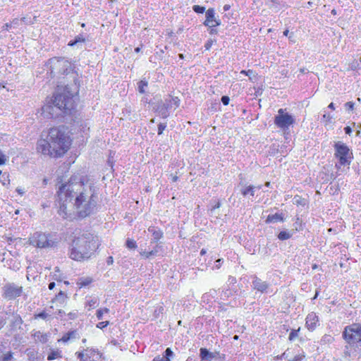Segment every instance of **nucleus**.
I'll return each mask as SVG.
<instances>
[{
	"label": "nucleus",
	"mask_w": 361,
	"mask_h": 361,
	"mask_svg": "<svg viewBox=\"0 0 361 361\" xmlns=\"http://www.w3.org/2000/svg\"><path fill=\"white\" fill-rule=\"evenodd\" d=\"M56 195L58 213L63 219L85 218L96 209L97 196L94 186L76 176L64 183L62 178H59Z\"/></svg>",
	"instance_id": "obj_1"
},
{
	"label": "nucleus",
	"mask_w": 361,
	"mask_h": 361,
	"mask_svg": "<svg viewBox=\"0 0 361 361\" xmlns=\"http://www.w3.org/2000/svg\"><path fill=\"white\" fill-rule=\"evenodd\" d=\"M70 145V139L66 133L65 128L60 126L51 128L46 138H41L37 142V149L43 154L59 157L68 151Z\"/></svg>",
	"instance_id": "obj_2"
},
{
	"label": "nucleus",
	"mask_w": 361,
	"mask_h": 361,
	"mask_svg": "<svg viewBox=\"0 0 361 361\" xmlns=\"http://www.w3.org/2000/svg\"><path fill=\"white\" fill-rule=\"evenodd\" d=\"M68 85L63 88H58L54 99L43 106V113L51 118H59L70 113L74 106V92H71Z\"/></svg>",
	"instance_id": "obj_3"
},
{
	"label": "nucleus",
	"mask_w": 361,
	"mask_h": 361,
	"mask_svg": "<svg viewBox=\"0 0 361 361\" xmlns=\"http://www.w3.org/2000/svg\"><path fill=\"white\" fill-rule=\"evenodd\" d=\"M98 247L97 238L93 234L88 231H75L73 233L70 257L77 261L88 259Z\"/></svg>",
	"instance_id": "obj_4"
},
{
	"label": "nucleus",
	"mask_w": 361,
	"mask_h": 361,
	"mask_svg": "<svg viewBox=\"0 0 361 361\" xmlns=\"http://www.w3.org/2000/svg\"><path fill=\"white\" fill-rule=\"evenodd\" d=\"M47 66L50 71L51 77H55L58 75H68L72 71L71 63L64 58L51 59Z\"/></svg>",
	"instance_id": "obj_5"
},
{
	"label": "nucleus",
	"mask_w": 361,
	"mask_h": 361,
	"mask_svg": "<svg viewBox=\"0 0 361 361\" xmlns=\"http://www.w3.org/2000/svg\"><path fill=\"white\" fill-rule=\"evenodd\" d=\"M30 244L39 248L52 247L56 245L57 241L49 234L35 233L29 239Z\"/></svg>",
	"instance_id": "obj_6"
},
{
	"label": "nucleus",
	"mask_w": 361,
	"mask_h": 361,
	"mask_svg": "<svg viewBox=\"0 0 361 361\" xmlns=\"http://www.w3.org/2000/svg\"><path fill=\"white\" fill-rule=\"evenodd\" d=\"M343 338L350 345L361 341V325L355 323L345 326Z\"/></svg>",
	"instance_id": "obj_7"
},
{
	"label": "nucleus",
	"mask_w": 361,
	"mask_h": 361,
	"mask_svg": "<svg viewBox=\"0 0 361 361\" xmlns=\"http://www.w3.org/2000/svg\"><path fill=\"white\" fill-rule=\"evenodd\" d=\"M295 123L293 116L286 112L285 109H280L278 111V114L274 118V124L283 130H288Z\"/></svg>",
	"instance_id": "obj_8"
},
{
	"label": "nucleus",
	"mask_w": 361,
	"mask_h": 361,
	"mask_svg": "<svg viewBox=\"0 0 361 361\" xmlns=\"http://www.w3.org/2000/svg\"><path fill=\"white\" fill-rule=\"evenodd\" d=\"M23 287L14 283H8L3 287V297L7 300H14L21 295Z\"/></svg>",
	"instance_id": "obj_9"
},
{
	"label": "nucleus",
	"mask_w": 361,
	"mask_h": 361,
	"mask_svg": "<svg viewBox=\"0 0 361 361\" xmlns=\"http://www.w3.org/2000/svg\"><path fill=\"white\" fill-rule=\"evenodd\" d=\"M336 153L335 155L339 159L341 165L349 164L348 159L350 158V149L346 145L341 142H338L334 145Z\"/></svg>",
	"instance_id": "obj_10"
},
{
	"label": "nucleus",
	"mask_w": 361,
	"mask_h": 361,
	"mask_svg": "<svg viewBox=\"0 0 361 361\" xmlns=\"http://www.w3.org/2000/svg\"><path fill=\"white\" fill-rule=\"evenodd\" d=\"M76 354L80 361H99L101 358L99 353L94 349H86Z\"/></svg>",
	"instance_id": "obj_11"
},
{
	"label": "nucleus",
	"mask_w": 361,
	"mask_h": 361,
	"mask_svg": "<svg viewBox=\"0 0 361 361\" xmlns=\"http://www.w3.org/2000/svg\"><path fill=\"white\" fill-rule=\"evenodd\" d=\"M214 14V8H209L206 11V20L204 23V25L213 27L220 25V21L216 19Z\"/></svg>",
	"instance_id": "obj_12"
},
{
	"label": "nucleus",
	"mask_w": 361,
	"mask_h": 361,
	"mask_svg": "<svg viewBox=\"0 0 361 361\" xmlns=\"http://www.w3.org/2000/svg\"><path fill=\"white\" fill-rule=\"evenodd\" d=\"M319 322V318L315 313L311 312L306 317V326L310 331H314Z\"/></svg>",
	"instance_id": "obj_13"
},
{
	"label": "nucleus",
	"mask_w": 361,
	"mask_h": 361,
	"mask_svg": "<svg viewBox=\"0 0 361 361\" xmlns=\"http://www.w3.org/2000/svg\"><path fill=\"white\" fill-rule=\"evenodd\" d=\"M253 288L264 293L269 287V284L266 281H262L259 278L255 276L252 281Z\"/></svg>",
	"instance_id": "obj_14"
},
{
	"label": "nucleus",
	"mask_w": 361,
	"mask_h": 361,
	"mask_svg": "<svg viewBox=\"0 0 361 361\" xmlns=\"http://www.w3.org/2000/svg\"><path fill=\"white\" fill-rule=\"evenodd\" d=\"M200 352V358L203 361H211L212 359L216 357V355L213 353L209 352L207 348H201Z\"/></svg>",
	"instance_id": "obj_15"
},
{
	"label": "nucleus",
	"mask_w": 361,
	"mask_h": 361,
	"mask_svg": "<svg viewBox=\"0 0 361 361\" xmlns=\"http://www.w3.org/2000/svg\"><path fill=\"white\" fill-rule=\"evenodd\" d=\"M260 188H261V185H257V186L249 185L247 187H243L242 188H240V192L244 197L247 196V195L254 196L255 190L260 189Z\"/></svg>",
	"instance_id": "obj_16"
},
{
	"label": "nucleus",
	"mask_w": 361,
	"mask_h": 361,
	"mask_svg": "<svg viewBox=\"0 0 361 361\" xmlns=\"http://www.w3.org/2000/svg\"><path fill=\"white\" fill-rule=\"evenodd\" d=\"M173 355V353L171 348H167L162 355L157 356L153 361H171L170 357Z\"/></svg>",
	"instance_id": "obj_17"
},
{
	"label": "nucleus",
	"mask_w": 361,
	"mask_h": 361,
	"mask_svg": "<svg viewBox=\"0 0 361 361\" xmlns=\"http://www.w3.org/2000/svg\"><path fill=\"white\" fill-rule=\"evenodd\" d=\"M148 231L152 233V235L153 236L152 240L154 242H157L163 236V233L161 232V231L159 229H157L154 226H150L148 228Z\"/></svg>",
	"instance_id": "obj_18"
},
{
	"label": "nucleus",
	"mask_w": 361,
	"mask_h": 361,
	"mask_svg": "<svg viewBox=\"0 0 361 361\" xmlns=\"http://www.w3.org/2000/svg\"><path fill=\"white\" fill-rule=\"evenodd\" d=\"M283 221V216L281 214L276 213L274 214H270L266 219V223H277Z\"/></svg>",
	"instance_id": "obj_19"
},
{
	"label": "nucleus",
	"mask_w": 361,
	"mask_h": 361,
	"mask_svg": "<svg viewBox=\"0 0 361 361\" xmlns=\"http://www.w3.org/2000/svg\"><path fill=\"white\" fill-rule=\"evenodd\" d=\"M92 282V279L91 277H81L79 278L77 281V285L80 287H85L90 285Z\"/></svg>",
	"instance_id": "obj_20"
},
{
	"label": "nucleus",
	"mask_w": 361,
	"mask_h": 361,
	"mask_svg": "<svg viewBox=\"0 0 361 361\" xmlns=\"http://www.w3.org/2000/svg\"><path fill=\"white\" fill-rule=\"evenodd\" d=\"M292 235L293 233L289 231H283L279 233L278 238L281 240H285L290 238Z\"/></svg>",
	"instance_id": "obj_21"
},
{
	"label": "nucleus",
	"mask_w": 361,
	"mask_h": 361,
	"mask_svg": "<svg viewBox=\"0 0 361 361\" xmlns=\"http://www.w3.org/2000/svg\"><path fill=\"white\" fill-rule=\"evenodd\" d=\"M62 355L61 352L59 350H51V352L48 355L47 359L49 360H53L58 358H61Z\"/></svg>",
	"instance_id": "obj_22"
},
{
	"label": "nucleus",
	"mask_w": 361,
	"mask_h": 361,
	"mask_svg": "<svg viewBox=\"0 0 361 361\" xmlns=\"http://www.w3.org/2000/svg\"><path fill=\"white\" fill-rule=\"evenodd\" d=\"M157 252H158L157 250L154 249L150 252H147V251L140 252V255L145 258H150L152 257L156 256Z\"/></svg>",
	"instance_id": "obj_23"
},
{
	"label": "nucleus",
	"mask_w": 361,
	"mask_h": 361,
	"mask_svg": "<svg viewBox=\"0 0 361 361\" xmlns=\"http://www.w3.org/2000/svg\"><path fill=\"white\" fill-rule=\"evenodd\" d=\"M85 39L82 35L77 36L73 41H71L68 43L69 46H74L76 45L78 43H83L85 42Z\"/></svg>",
	"instance_id": "obj_24"
},
{
	"label": "nucleus",
	"mask_w": 361,
	"mask_h": 361,
	"mask_svg": "<svg viewBox=\"0 0 361 361\" xmlns=\"http://www.w3.org/2000/svg\"><path fill=\"white\" fill-rule=\"evenodd\" d=\"M66 300V295L63 292L60 291L57 295H56L55 298L53 300V302H59L61 303H63Z\"/></svg>",
	"instance_id": "obj_25"
},
{
	"label": "nucleus",
	"mask_w": 361,
	"mask_h": 361,
	"mask_svg": "<svg viewBox=\"0 0 361 361\" xmlns=\"http://www.w3.org/2000/svg\"><path fill=\"white\" fill-rule=\"evenodd\" d=\"M147 87V82L145 80H140L138 82V90L141 94L145 93V87Z\"/></svg>",
	"instance_id": "obj_26"
},
{
	"label": "nucleus",
	"mask_w": 361,
	"mask_h": 361,
	"mask_svg": "<svg viewBox=\"0 0 361 361\" xmlns=\"http://www.w3.org/2000/svg\"><path fill=\"white\" fill-rule=\"evenodd\" d=\"M293 203L297 205H305V200L300 196L296 195L293 197Z\"/></svg>",
	"instance_id": "obj_27"
},
{
	"label": "nucleus",
	"mask_w": 361,
	"mask_h": 361,
	"mask_svg": "<svg viewBox=\"0 0 361 361\" xmlns=\"http://www.w3.org/2000/svg\"><path fill=\"white\" fill-rule=\"evenodd\" d=\"M158 111H159V115L162 118H166L169 116V113H168V110H167L166 107L163 106L160 107V109Z\"/></svg>",
	"instance_id": "obj_28"
},
{
	"label": "nucleus",
	"mask_w": 361,
	"mask_h": 361,
	"mask_svg": "<svg viewBox=\"0 0 361 361\" xmlns=\"http://www.w3.org/2000/svg\"><path fill=\"white\" fill-rule=\"evenodd\" d=\"M126 246L129 249H135L137 247V244L134 240L128 239L126 240Z\"/></svg>",
	"instance_id": "obj_29"
},
{
	"label": "nucleus",
	"mask_w": 361,
	"mask_h": 361,
	"mask_svg": "<svg viewBox=\"0 0 361 361\" xmlns=\"http://www.w3.org/2000/svg\"><path fill=\"white\" fill-rule=\"evenodd\" d=\"M109 310L108 308L99 309L97 311V317L98 319H102L104 313L109 312Z\"/></svg>",
	"instance_id": "obj_30"
},
{
	"label": "nucleus",
	"mask_w": 361,
	"mask_h": 361,
	"mask_svg": "<svg viewBox=\"0 0 361 361\" xmlns=\"http://www.w3.org/2000/svg\"><path fill=\"white\" fill-rule=\"evenodd\" d=\"M70 335H78L76 331H72L67 334H66L61 338V341L63 342H67L71 340Z\"/></svg>",
	"instance_id": "obj_31"
},
{
	"label": "nucleus",
	"mask_w": 361,
	"mask_h": 361,
	"mask_svg": "<svg viewBox=\"0 0 361 361\" xmlns=\"http://www.w3.org/2000/svg\"><path fill=\"white\" fill-rule=\"evenodd\" d=\"M333 341L334 338L331 336L326 334L322 337L321 342L323 343H331Z\"/></svg>",
	"instance_id": "obj_32"
},
{
	"label": "nucleus",
	"mask_w": 361,
	"mask_h": 361,
	"mask_svg": "<svg viewBox=\"0 0 361 361\" xmlns=\"http://www.w3.org/2000/svg\"><path fill=\"white\" fill-rule=\"evenodd\" d=\"M98 304L97 298H91L87 301V305L90 307V308L93 309Z\"/></svg>",
	"instance_id": "obj_33"
},
{
	"label": "nucleus",
	"mask_w": 361,
	"mask_h": 361,
	"mask_svg": "<svg viewBox=\"0 0 361 361\" xmlns=\"http://www.w3.org/2000/svg\"><path fill=\"white\" fill-rule=\"evenodd\" d=\"M0 181L4 185H8L10 184V180L8 179V175L4 173L2 178H0Z\"/></svg>",
	"instance_id": "obj_34"
},
{
	"label": "nucleus",
	"mask_w": 361,
	"mask_h": 361,
	"mask_svg": "<svg viewBox=\"0 0 361 361\" xmlns=\"http://www.w3.org/2000/svg\"><path fill=\"white\" fill-rule=\"evenodd\" d=\"M192 9L197 13H203L205 11V7L199 5L193 6Z\"/></svg>",
	"instance_id": "obj_35"
},
{
	"label": "nucleus",
	"mask_w": 361,
	"mask_h": 361,
	"mask_svg": "<svg viewBox=\"0 0 361 361\" xmlns=\"http://www.w3.org/2000/svg\"><path fill=\"white\" fill-rule=\"evenodd\" d=\"M299 331H300V329H298V330H292L289 334V337H288L289 340L293 341L295 338L298 337Z\"/></svg>",
	"instance_id": "obj_36"
},
{
	"label": "nucleus",
	"mask_w": 361,
	"mask_h": 361,
	"mask_svg": "<svg viewBox=\"0 0 361 361\" xmlns=\"http://www.w3.org/2000/svg\"><path fill=\"white\" fill-rule=\"evenodd\" d=\"M166 127V123H159L158 126V134L161 135Z\"/></svg>",
	"instance_id": "obj_37"
},
{
	"label": "nucleus",
	"mask_w": 361,
	"mask_h": 361,
	"mask_svg": "<svg viewBox=\"0 0 361 361\" xmlns=\"http://www.w3.org/2000/svg\"><path fill=\"white\" fill-rule=\"evenodd\" d=\"M304 357V355H297L292 357V359H289V361H301Z\"/></svg>",
	"instance_id": "obj_38"
},
{
	"label": "nucleus",
	"mask_w": 361,
	"mask_h": 361,
	"mask_svg": "<svg viewBox=\"0 0 361 361\" xmlns=\"http://www.w3.org/2000/svg\"><path fill=\"white\" fill-rule=\"evenodd\" d=\"M109 322L108 321H105V322H99L97 324V328H99V329H103L106 326H107L109 325Z\"/></svg>",
	"instance_id": "obj_39"
},
{
	"label": "nucleus",
	"mask_w": 361,
	"mask_h": 361,
	"mask_svg": "<svg viewBox=\"0 0 361 361\" xmlns=\"http://www.w3.org/2000/svg\"><path fill=\"white\" fill-rule=\"evenodd\" d=\"M12 357L11 353H8L4 355L2 357V361H9Z\"/></svg>",
	"instance_id": "obj_40"
},
{
	"label": "nucleus",
	"mask_w": 361,
	"mask_h": 361,
	"mask_svg": "<svg viewBox=\"0 0 361 361\" xmlns=\"http://www.w3.org/2000/svg\"><path fill=\"white\" fill-rule=\"evenodd\" d=\"M221 100L224 105H228L229 104L230 98L228 96H223Z\"/></svg>",
	"instance_id": "obj_41"
},
{
	"label": "nucleus",
	"mask_w": 361,
	"mask_h": 361,
	"mask_svg": "<svg viewBox=\"0 0 361 361\" xmlns=\"http://www.w3.org/2000/svg\"><path fill=\"white\" fill-rule=\"evenodd\" d=\"M281 357L284 359H287L289 361V359H292V356H290V352L288 350L285 351Z\"/></svg>",
	"instance_id": "obj_42"
},
{
	"label": "nucleus",
	"mask_w": 361,
	"mask_h": 361,
	"mask_svg": "<svg viewBox=\"0 0 361 361\" xmlns=\"http://www.w3.org/2000/svg\"><path fill=\"white\" fill-rule=\"evenodd\" d=\"M345 106L348 110H353L354 108V103L352 102H348L345 104Z\"/></svg>",
	"instance_id": "obj_43"
},
{
	"label": "nucleus",
	"mask_w": 361,
	"mask_h": 361,
	"mask_svg": "<svg viewBox=\"0 0 361 361\" xmlns=\"http://www.w3.org/2000/svg\"><path fill=\"white\" fill-rule=\"evenodd\" d=\"M212 44H213L212 40L207 41V43L204 44L205 49L209 50L211 48Z\"/></svg>",
	"instance_id": "obj_44"
},
{
	"label": "nucleus",
	"mask_w": 361,
	"mask_h": 361,
	"mask_svg": "<svg viewBox=\"0 0 361 361\" xmlns=\"http://www.w3.org/2000/svg\"><path fill=\"white\" fill-rule=\"evenodd\" d=\"M20 20L18 18H15L13 20V21L11 23L12 24V27H17L19 25Z\"/></svg>",
	"instance_id": "obj_45"
},
{
	"label": "nucleus",
	"mask_w": 361,
	"mask_h": 361,
	"mask_svg": "<svg viewBox=\"0 0 361 361\" xmlns=\"http://www.w3.org/2000/svg\"><path fill=\"white\" fill-rule=\"evenodd\" d=\"M240 73H243V74H246L247 75H248L249 77H251V75H254V72L251 70H249L247 71H242L240 72Z\"/></svg>",
	"instance_id": "obj_46"
},
{
	"label": "nucleus",
	"mask_w": 361,
	"mask_h": 361,
	"mask_svg": "<svg viewBox=\"0 0 361 361\" xmlns=\"http://www.w3.org/2000/svg\"><path fill=\"white\" fill-rule=\"evenodd\" d=\"M37 317L44 319L47 318V314L44 312H40L39 314H38L37 315Z\"/></svg>",
	"instance_id": "obj_47"
},
{
	"label": "nucleus",
	"mask_w": 361,
	"mask_h": 361,
	"mask_svg": "<svg viewBox=\"0 0 361 361\" xmlns=\"http://www.w3.org/2000/svg\"><path fill=\"white\" fill-rule=\"evenodd\" d=\"M221 206V204L220 202H217L213 207L212 209H211V213L213 214L214 212H215V209H217V208H219Z\"/></svg>",
	"instance_id": "obj_48"
},
{
	"label": "nucleus",
	"mask_w": 361,
	"mask_h": 361,
	"mask_svg": "<svg viewBox=\"0 0 361 361\" xmlns=\"http://www.w3.org/2000/svg\"><path fill=\"white\" fill-rule=\"evenodd\" d=\"M11 27H12V24H11V23H6L3 26V30H8Z\"/></svg>",
	"instance_id": "obj_49"
},
{
	"label": "nucleus",
	"mask_w": 361,
	"mask_h": 361,
	"mask_svg": "<svg viewBox=\"0 0 361 361\" xmlns=\"http://www.w3.org/2000/svg\"><path fill=\"white\" fill-rule=\"evenodd\" d=\"M344 130H345V133L348 135H350L352 132V130H351L350 127H349V126L345 127L344 128Z\"/></svg>",
	"instance_id": "obj_50"
},
{
	"label": "nucleus",
	"mask_w": 361,
	"mask_h": 361,
	"mask_svg": "<svg viewBox=\"0 0 361 361\" xmlns=\"http://www.w3.org/2000/svg\"><path fill=\"white\" fill-rule=\"evenodd\" d=\"M323 118L329 122L331 120V116H330V114H324Z\"/></svg>",
	"instance_id": "obj_51"
},
{
	"label": "nucleus",
	"mask_w": 361,
	"mask_h": 361,
	"mask_svg": "<svg viewBox=\"0 0 361 361\" xmlns=\"http://www.w3.org/2000/svg\"><path fill=\"white\" fill-rule=\"evenodd\" d=\"M16 192L20 194V195H23L25 193V191L22 188H16Z\"/></svg>",
	"instance_id": "obj_52"
},
{
	"label": "nucleus",
	"mask_w": 361,
	"mask_h": 361,
	"mask_svg": "<svg viewBox=\"0 0 361 361\" xmlns=\"http://www.w3.org/2000/svg\"><path fill=\"white\" fill-rule=\"evenodd\" d=\"M5 324V321L3 317H0V329L4 326Z\"/></svg>",
	"instance_id": "obj_53"
},
{
	"label": "nucleus",
	"mask_w": 361,
	"mask_h": 361,
	"mask_svg": "<svg viewBox=\"0 0 361 361\" xmlns=\"http://www.w3.org/2000/svg\"><path fill=\"white\" fill-rule=\"evenodd\" d=\"M55 287V283L54 282H51L49 284V288L50 290H52L54 289V288Z\"/></svg>",
	"instance_id": "obj_54"
},
{
	"label": "nucleus",
	"mask_w": 361,
	"mask_h": 361,
	"mask_svg": "<svg viewBox=\"0 0 361 361\" xmlns=\"http://www.w3.org/2000/svg\"><path fill=\"white\" fill-rule=\"evenodd\" d=\"M114 262V259H113V257H109L107 259V264H111Z\"/></svg>",
	"instance_id": "obj_55"
},
{
	"label": "nucleus",
	"mask_w": 361,
	"mask_h": 361,
	"mask_svg": "<svg viewBox=\"0 0 361 361\" xmlns=\"http://www.w3.org/2000/svg\"><path fill=\"white\" fill-rule=\"evenodd\" d=\"M328 107H329V109H333V110H334V109H335L334 104V103H332V102H331V104H329V105L328 106Z\"/></svg>",
	"instance_id": "obj_56"
},
{
	"label": "nucleus",
	"mask_w": 361,
	"mask_h": 361,
	"mask_svg": "<svg viewBox=\"0 0 361 361\" xmlns=\"http://www.w3.org/2000/svg\"><path fill=\"white\" fill-rule=\"evenodd\" d=\"M229 8H230V6L229 5H225L224 6V11H228Z\"/></svg>",
	"instance_id": "obj_57"
},
{
	"label": "nucleus",
	"mask_w": 361,
	"mask_h": 361,
	"mask_svg": "<svg viewBox=\"0 0 361 361\" xmlns=\"http://www.w3.org/2000/svg\"><path fill=\"white\" fill-rule=\"evenodd\" d=\"M177 180H178V176H172V180L173 182H176Z\"/></svg>",
	"instance_id": "obj_58"
},
{
	"label": "nucleus",
	"mask_w": 361,
	"mask_h": 361,
	"mask_svg": "<svg viewBox=\"0 0 361 361\" xmlns=\"http://www.w3.org/2000/svg\"><path fill=\"white\" fill-rule=\"evenodd\" d=\"M306 71H307V69H305V68H300V72L301 73H306Z\"/></svg>",
	"instance_id": "obj_59"
},
{
	"label": "nucleus",
	"mask_w": 361,
	"mask_h": 361,
	"mask_svg": "<svg viewBox=\"0 0 361 361\" xmlns=\"http://www.w3.org/2000/svg\"><path fill=\"white\" fill-rule=\"evenodd\" d=\"M288 33H289V31L288 30H286L284 32H283V35L284 36H288Z\"/></svg>",
	"instance_id": "obj_60"
},
{
	"label": "nucleus",
	"mask_w": 361,
	"mask_h": 361,
	"mask_svg": "<svg viewBox=\"0 0 361 361\" xmlns=\"http://www.w3.org/2000/svg\"><path fill=\"white\" fill-rule=\"evenodd\" d=\"M206 253V250L204 249H202V250L200 251V254L202 255H204Z\"/></svg>",
	"instance_id": "obj_61"
},
{
	"label": "nucleus",
	"mask_w": 361,
	"mask_h": 361,
	"mask_svg": "<svg viewBox=\"0 0 361 361\" xmlns=\"http://www.w3.org/2000/svg\"><path fill=\"white\" fill-rule=\"evenodd\" d=\"M20 21H22V22H23V23H26V18H25V17H23V18H22L20 19Z\"/></svg>",
	"instance_id": "obj_62"
},
{
	"label": "nucleus",
	"mask_w": 361,
	"mask_h": 361,
	"mask_svg": "<svg viewBox=\"0 0 361 361\" xmlns=\"http://www.w3.org/2000/svg\"><path fill=\"white\" fill-rule=\"evenodd\" d=\"M77 337V335H70L71 339L75 338Z\"/></svg>",
	"instance_id": "obj_63"
},
{
	"label": "nucleus",
	"mask_w": 361,
	"mask_h": 361,
	"mask_svg": "<svg viewBox=\"0 0 361 361\" xmlns=\"http://www.w3.org/2000/svg\"><path fill=\"white\" fill-rule=\"evenodd\" d=\"M331 13H332L333 15H336V11L335 9H333V10L331 11Z\"/></svg>",
	"instance_id": "obj_64"
}]
</instances>
